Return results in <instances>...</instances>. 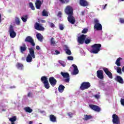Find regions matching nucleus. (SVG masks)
<instances>
[{
	"label": "nucleus",
	"mask_w": 124,
	"mask_h": 124,
	"mask_svg": "<svg viewBox=\"0 0 124 124\" xmlns=\"http://www.w3.org/2000/svg\"><path fill=\"white\" fill-rule=\"evenodd\" d=\"M59 29L60 31H63L64 27H63V25L60 24H59Z\"/></svg>",
	"instance_id": "nucleus-40"
},
{
	"label": "nucleus",
	"mask_w": 124,
	"mask_h": 124,
	"mask_svg": "<svg viewBox=\"0 0 124 124\" xmlns=\"http://www.w3.org/2000/svg\"><path fill=\"white\" fill-rule=\"evenodd\" d=\"M93 119V116L90 115L85 114L84 115V118H83L84 121H89V120H92Z\"/></svg>",
	"instance_id": "nucleus-23"
},
{
	"label": "nucleus",
	"mask_w": 124,
	"mask_h": 124,
	"mask_svg": "<svg viewBox=\"0 0 124 124\" xmlns=\"http://www.w3.org/2000/svg\"><path fill=\"white\" fill-rule=\"evenodd\" d=\"M62 4H67L70 2V0H57Z\"/></svg>",
	"instance_id": "nucleus-25"
},
{
	"label": "nucleus",
	"mask_w": 124,
	"mask_h": 124,
	"mask_svg": "<svg viewBox=\"0 0 124 124\" xmlns=\"http://www.w3.org/2000/svg\"><path fill=\"white\" fill-rule=\"evenodd\" d=\"M49 26L50 27V28H54L55 27V24H54V23L50 22L49 23Z\"/></svg>",
	"instance_id": "nucleus-44"
},
{
	"label": "nucleus",
	"mask_w": 124,
	"mask_h": 124,
	"mask_svg": "<svg viewBox=\"0 0 124 124\" xmlns=\"http://www.w3.org/2000/svg\"><path fill=\"white\" fill-rule=\"evenodd\" d=\"M106 6H107V4H106L104 6V7L103 8V9L104 10L106 8Z\"/></svg>",
	"instance_id": "nucleus-52"
},
{
	"label": "nucleus",
	"mask_w": 124,
	"mask_h": 124,
	"mask_svg": "<svg viewBox=\"0 0 124 124\" xmlns=\"http://www.w3.org/2000/svg\"><path fill=\"white\" fill-rule=\"evenodd\" d=\"M67 59L69 61H73V57L72 56H69L67 57Z\"/></svg>",
	"instance_id": "nucleus-45"
},
{
	"label": "nucleus",
	"mask_w": 124,
	"mask_h": 124,
	"mask_svg": "<svg viewBox=\"0 0 124 124\" xmlns=\"http://www.w3.org/2000/svg\"><path fill=\"white\" fill-rule=\"evenodd\" d=\"M59 54H61V52L59 51V50H55V55H59Z\"/></svg>",
	"instance_id": "nucleus-49"
},
{
	"label": "nucleus",
	"mask_w": 124,
	"mask_h": 124,
	"mask_svg": "<svg viewBox=\"0 0 124 124\" xmlns=\"http://www.w3.org/2000/svg\"><path fill=\"white\" fill-rule=\"evenodd\" d=\"M72 66L74 67V70L73 71V75H77L79 73V70H78V67L75 64H73Z\"/></svg>",
	"instance_id": "nucleus-20"
},
{
	"label": "nucleus",
	"mask_w": 124,
	"mask_h": 124,
	"mask_svg": "<svg viewBox=\"0 0 124 124\" xmlns=\"http://www.w3.org/2000/svg\"><path fill=\"white\" fill-rule=\"evenodd\" d=\"M121 1H124V0H121Z\"/></svg>",
	"instance_id": "nucleus-60"
},
{
	"label": "nucleus",
	"mask_w": 124,
	"mask_h": 124,
	"mask_svg": "<svg viewBox=\"0 0 124 124\" xmlns=\"http://www.w3.org/2000/svg\"><path fill=\"white\" fill-rule=\"evenodd\" d=\"M36 36L39 41H40V42H42V41H43V36H42L41 33H38L36 35Z\"/></svg>",
	"instance_id": "nucleus-22"
},
{
	"label": "nucleus",
	"mask_w": 124,
	"mask_h": 124,
	"mask_svg": "<svg viewBox=\"0 0 124 124\" xmlns=\"http://www.w3.org/2000/svg\"><path fill=\"white\" fill-rule=\"evenodd\" d=\"M122 71L124 72V66L122 67Z\"/></svg>",
	"instance_id": "nucleus-59"
},
{
	"label": "nucleus",
	"mask_w": 124,
	"mask_h": 124,
	"mask_svg": "<svg viewBox=\"0 0 124 124\" xmlns=\"http://www.w3.org/2000/svg\"><path fill=\"white\" fill-rule=\"evenodd\" d=\"M20 50L21 53H24V52H25V51L27 50V47L26 46V45H24L23 46H21L20 47Z\"/></svg>",
	"instance_id": "nucleus-30"
},
{
	"label": "nucleus",
	"mask_w": 124,
	"mask_h": 124,
	"mask_svg": "<svg viewBox=\"0 0 124 124\" xmlns=\"http://www.w3.org/2000/svg\"><path fill=\"white\" fill-rule=\"evenodd\" d=\"M41 22L42 23H46V21H45V20H42Z\"/></svg>",
	"instance_id": "nucleus-55"
},
{
	"label": "nucleus",
	"mask_w": 124,
	"mask_h": 124,
	"mask_svg": "<svg viewBox=\"0 0 124 124\" xmlns=\"http://www.w3.org/2000/svg\"><path fill=\"white\" fill-rule=\"evenodd\" d=\"M68 115L70 117H71V116H72V113L69 112V113H68Z\"/></svg>",
	"instance_id": "nucleus-53"
},
{
	"label": "nucleus",
	"mask_w": 124,
	"mask_h": 124,
	"mask_svg": "<svg viewBox=\"0 0 124 124\" xmlns=\"http://www.w3.org/2000/svg\"><path fill=\"white\" fill-rule=\"evenodd\" d=\"M64 12L68 16L73 15V8L70 5H67L65 8Z\"/></svg>",
	"instance_id": "nucleus-3"
},
{
	"label": "nucleus",
	"mask_w": 124,
	"mask_h": 124,
	"mask_svg": "<svg viewBox=\"0 0 124 124\" xmlns=\"http://www.w3.org/2000/svg\"><path fill=\"white\" fill-rule=\"evenodd\" d=\"M21 20H22L23 22L26 23L27 20H28V15L24 16L23 17H21Z\"/></svg>",
	"instance_id": "nucleus-36"
},
{
	"label": "nucleus",
	"mask_w": 124,
	"mask_h": 124,
	"mask_svg": "<svg viewBox=\"0 0 124 124\" xmlns=\"http://www.w3.org/2000/svg\"><path fill=\"white\" fill-rule=\"evenodd\" d=\"M86 38H87V35L82 34L78 37V42L79 44H84Z\"/></svg>",
	"instance_id": "nucleus-8"
},
{
	"label": "nucleus",
	"mask_w": 124,
	"mask_h": 124,
	"mask_svg": "<svg viewBox=\"0 0 124 124\" xmlns=\"http://www.w3.org/2000/svg\"><path fill=\"white\" fill-rule=\"evenodd\" d=\"M29 4L30 8H31L32 10H35V8L34 7L32 2H29Z\"/></svg>",
	"instance_id": "nucleus-37"
},
{
	"label": "nucleus",
	"mask_w": 124,
	"mask_h": 124,
	"mask_svg": "<svg viewBox=\"0 0 124 124\" xmlns=\"http://www.w3.org/2000/svg\"><path fill=\"white\" fill-rule=\"evenodd\" d=\"M79 4L81 6L85 7L89 5V2H88L86 0H79Z\"/></svg>",
	"instance_id": "nucleus-17"
},
{
	"label": "nucleus",
	"mask_w": 124,
	"mask_h": 124,
	"mask_svg": "<svg viewBox=\"0 0 124 124\" xmlns=\"http://www.w3.org/2000/svg\"><path fill=\"white\" fill-rule=\"evenodd\" d=\"M26 61L27 62H32V57L30 55H28L26 58Z\"/></svg>",
	"instance_id": "nucleus-29"
},
{
	"label": "nucleus",
	"mask_w": 124,
	"mask_h": 124,
	"mask_svg": "<svg viewBox=\"0 0 124 124\" xmlns=\"http://www.w3.org/2000/svg\"><path fill=\"white\" fill-rule=\"evenodd\" d=\"M60 64H61V65H62V66H63V67H64V66H65V63H64V62H60Z\"/></svg>",
	"instance_id": "nucleus-47"
},
{
	"label": "nucleus",
	"mask_w": 124,
	"mask_h": 124,
	"mask_svg": "<svg viewBox=\"0 0 124 124\" xmlns=\"http://www.w3.org/2000/svg\"><path fill=\"white\" fill-rule=\"evenodd\" d=\"M112 123L115 124H120V117L117 114L112 115Z\"/></svg>",
	"instance_id": "nucleus-12"
},
{
	"label": "nucleus",
	"mask_w": 124,
	"mask_h": 124,
	"mask_svg": "<svg viewBox=\"0 0 124 124\" xmlns=\"http://www.w3.org/2000/svg\"><path fill=\"white\" fill-rule=\"evenodd\" d=\"M65 87L62 85H60L58 87V91L60 93H62L64 91Z\"/></svg>",
	"instance_id": "nucleus-26"
},
{
	"label": "nucleus",
	"mask_w": 124,
	"mask_h": 124,
	"mask_svg": "<svg viewBox=\"0 0 124 124\" xmlns=\"http://www.w3.org/2000/svg\"><path fill=\"white\" fill-rule=\"evenodd\" d=\"M42 124V123H40V124Z\"/></svg>",
	"instance_id": "nucleus-62"
},
{
	"label": "nucleus",
	"mask_w": 124,
	"mask_h": 124,
	"mask_svg": "<svg viewBox=\"0 0 124 124\" xmlns=\"http://www.w3.org/2000/svg\"><path fill=\"white\" fill-rule=\"evenodd\" d=\"M25 42H28V43H30L33 47L35 46V43H34V40L32 39V37H31V36H27L25 39Z\"/></svg>",
	"instance_id": "nucleus-7"
},
{
	"label": "nucleus",
	"mask_w": 124,
	"mask_h": 124,
	"mask_svg": "<svg viewBox=\"0 0 124 124\" xmlns=\"http://www.w3.org/2000/svg\"><path fill=\"white\" fill-rule=\"evenodd\" d=\"M115 80L120 84H124V79H123V78L120 76H117Z\"/></svg>",
	"instance_id": "nucleus-21"
},
{
	"label": "nucleus",
	"mask_w": 124,
	"mask_h": 124,
	"mask_svg": "<svg viewBox=\"0 0 124 124\" xmlns=\"http://www.w3.org/2000/svg\"><path fill=\"white\" fill-rule=\"evenodd\" d=\"M89 88H91V83L89 82H83L81 83L79 88L81 91L88 90Z\"/></svg>",
	"instance_id": "nucleus-4"
},
{
	"label": "nucleus",
	"mask_w": 124,
	"mask_h": 124,
	"mask_svg": "<svg viewBox=\"0 0 124 124\" xmlns=\"http://www.w3.org/2000/svg\"><path fill=\"white\" fill-rule=\"evenodd\" d=\"M81 15L82 16H84V15H85V12L84 11H82L81 12Z\"/></svg>",
	"instance_id": "nucleus-51"
},
{
	"label": "nucleus",
	"mask_w": 124,
	"mask_h": 124,
	"mask_svg": "<svg viewBox=\"0 0 124 124\" xmlns=\"http://www.w3.org/2000/svg\"><path fill=\"white\" fill-rule=\"evenodd\" d=\"M89 107L91 109L95 111V112H100L101 110V108L98 106L95 105H90Z\"/></svg>",
	"instance_id": "nucleus-13"
},
{
	"label": "nucleus",
	"mask_w": 124,
	"mask_h": 124,
	"mask_svg": "<svg viewBox=\"0 0 124 124\" xmlns=\"http://www.w3.org/2000/svg\"><path fill=\"white\" fill-rule=\"evenodd\" d=\"M57 43L55 41V38L52 37L50 39V45H52L53 46H55Z\"/></svg>",
	"instance_id": "nucleus-33"
},
{
	"label": "nucleus",
	"mask_w": 124,
	"mask_h": 124,
	"mask_svg": "<svg viewBox=\"0 0 124 124\" xmlns=\"http://www.w3.org/2000/svg\"><path fill=\"white\" fill-rule=\"evenodd\" d=\"M62 12H59L57 15L58 17H60V18L62 17Z\"/></svg>",
	"instance_id": "nucleus-46"
},
{
	"label": "nucleus",
	"mask_w": 124,
	"mask_h": 124,
	"mask_svg": "<svg viewBox=\"0 0 124 124\" xmlns=\"http://www.w3.org/2000/svg\"><path fill=\"white\" fill-rule=\"evenodd\" d=\"M95 97L96 98H99V96L98 95H95Z\"/></svg>",
	"instance_id": "nucleus-57"
},
{
	"label": "nucleus",
	"mask_w": 124,
	"mask_h": 124,
	"mask_svg": "<svg viewBox=\"0 0 124 124\" xmlns=\"http://www.w3.org/2000/svg\"><path fill=\"white\" fill-rule=\"evenodd\" d=\"M1 22V15L0 14V24Z\"/></svg>",
	"instance_id": "nucleus-54"
},
{
	"label": "nucleus",
	"mask_w": 124,
	"mask_h": 124,
	"mask_svg": "<svg viewBox=\"0 0 124 124\" xmlns=\"http://www.w3.org/2000/svg\"><path fill=\"white\" fill-rule=\"evenodd\" d=\"M88 31H89V29H88V28H84L82 31L81 33L85 34V33H87V32H88Z\"/></svg>",
	"instance_id": "nucleus-38"
},
{
	"label": "nucleus",
	"mask_w": 124,
	"mask_h": 124,
	"mask_svg": "<svg viewBox=\"0 0 124 124\" xmlns=\"http://www.w3.org/2000/svg\"><path fill=\"white\" fill-rule=\"evenodd\" d=\"M24 110L25 112H27V113H32V109H31L30 107H26L24 108Z\"/></svg>",
	"instance_id": "nucleus-27"
},
{
	"label": "nucleus",
	"mask_w": 124,
	"mask_h": 124,
	"mask_svg": "<svg viewBox=\"0 0 124 124\" xmlns=\"http://www.w3.org/2000/svg\"><path fill=\"white\" fill-rule=\"evenodd\" d=\"M42 16H45V17H48V12L46 11V10L44 9L42 12Z\"/></svg>",
	"instance_id": "nucleus-34"
},
{
	"label": "nucleus",
	"mask_w": 124,
	"mask_h": 124,
	"mask_svg": "<svg viewBox=\"0 0 124 124\" xmlns=\"http://www.w3.org/2000/svg\"><path fill=\"white\" fill-rule=\"evenodd\" d=\"M117 73L122 74V68L120 67H117Z\"/></svg>",
	"instance_id": "nucleus-39"
},
{
	"label": "nucleus",
	"mask_w": 124,
	"mask_h": 124,
	"mask_svg": "<svg viewBox=\"0 0 124 124\" xmlns=\"http://www.w3.org/2000/svg\"><path fill=\"white\" fill-rule=\"evenodd\" d=\"M49 118L50 120L51 121V122H52V123H56V122H57V118L56 117V116H55V115L51 114L49 116Z\"/></svg>",
	"instance_id": "nucleus-24"
},
{
	"label": "nucleus",
	"mask_w": 124,
	"mask_h": 124,
	"mask_svg": "<svg viewBox=\"0 0 124 124\" xmlns=\"http://www.w3.org/2000/svg\"><path fill=\"white\" fill-rule=\"evenodd\" d=\"M9 32L10 33V36L11 38H15L17 35V33L14 31V28L12 25H10L9 29Z\"/></svg>",
	"instance_id": "nucleus-6"
},
{
	"label": "nucleus",
	"mask_w": 124,
	"mask_h": 124,
	"mask_svg": "<svg viewBox=\"0 0 124 124\" xmlns=\"http://www.w3.org/2000/svg\"><path fill=\"white\" fill-rule=\"evenodd\" d=\"M91 53L93 54H98V52L100 51V48H101V44H94L91 46Z\"/></svg>",
	"instance_id": "nucleus-1"
},
{
	"label": "nucleus",
	"mask_w": 124,
	"mask_h": 124,
	"mask_svg": "<svg viewBox=\"0 0 124 124\" xmlns=\"http://www.w3.org/2000/svg\"><path fill=\"white\" fill-rule=\"evenodd\" d=\"M121 103L122 105H123V106H124V99H121Z\"/></svg>",
	"instance_id": "nucleus-48"
},
{
	"label": "nucleus",
	"mask_w": 124,
	"mask_h": 124,
	"mask_svg": "<svg viewBox=\"0 0 124 124\" xmlns=\"http://www.w3.org/2000/svg\"><path fill=\"white\" fill-rule=\"evenodd\" d=\"M29 54L28 55H30L33 59H35V54H34V49L32 48V47L29 48Z\"/></svg>",
	"instance_id": "nucleus-18"
},
{
	"label": "nucleus",
	"mask_w": 124,
	"mask_h": 124,
	"mask_svg": "<svg viewBox=\"0 0 124 124\" xmlns=\"http://www.w3.org/2000/svg\"><path fill=\"white\" fill-rule=\"evenodd\" d=\"M31 93H29L28 94V96H31Z\"/></svg>",
	"instance_id": "nucleus-56"
},
{
	"label": "nucleus",
	"mask_w": 124,
	"mask_h": 124,
	"mask_svg": "<svg viewBox=\"0 0 124 124\" xmlns=\"http://www.w3.org/2000/svg\"><path fill=\"white\" fill-rule=\"evenodd\" d=\"M97 76L99 79L101 80H103L104 76H103V71L101 70H99L97 71Z\"/></svg>",
	"instance_id": "nucleus-16"
},
{
	"label": "nucleus",
	"mask_w": 124,
	"mask_h": 124,
	"mask_svg": "<svg viewBox=\"0 0 124 124\" xmlns=\"http://www.w3.org/2000/svg\"><path fill=\"white\" fill-rule=\"evenodd\" d=\"M48 80L52 87H55L57 85V79L53 77H50Z\"/></svg>",
	"instance_id": "nucleus-14"
},
{
	"label": "nucleus",
	"mask_w": 124,
	"mask_h": 124,
	"mask_svg": "<svg viewBox=\"0 0 124 124\" xmlns=\"http://www.w3.org/2000/svg\"><path fill=\"white\" fill-rule=\"evenodd\" d=\"M61 75L62 76L63 78H66L64 81L66 83H69V81L70 80L69 74L68 73H64L62 72L61 73Z\"/></svg>",
	"instance_id": "nucleus-9"
},
{
	"label": "nucleus",
	"mask_w": 124,
	"mask_h": 124,
	"mask_svg": "<svg viewBox=\"0 0 124 124\" xmlns=\"http://www.w3.org/2000/svg\"><path fill=\"white\" fill-rule=\"evenodd\" d=\"M94 29L96 31H102V25L99 23V21L97 19L94 20Z\"/></svg>",
	"instance_id": "nucleus-5"
},
{
	"label": "nucleus",
	"mask_w": 124,
	"mask_h": 124,
	"mask_svg": "<svg viewBox=\"0 0 124 124\" xmlns=\"http://www.w3.org/2000/svg\"><path fill=\"white\" fill-rule=\"evenodd\" d=\"M2 111H5V109H2Z\"/></svg>",
	"instance_id": "nucleus-61"
},
{
	"label": "nucleus",
	"mask_w": 124,
	"mask_h": 124,
	"mask_svg": "<svg viewBox=\"0 0 124 124\" xmlns=\"http://www.w3.org/2000/svg\"><path fill=\"white\" fill-rule=\"evenodd\" d=\"M34 29L37 31H45V28L42 26V24H40L38 22H36L34 25Z\"/></svg>",
	"instance_id": "nucleus-10"
},
{
	"label": "nucleus",
	"mask_w": 124,
	"mask_h": 124,
	"mask_svg": "<svg viewBox=\"0 0 124 124\" xmlns=\"http://www.w3.org/2000/svg\"><path fill=\"white\" fill-rule=\"evenodd\" d=\"M65 53L67 54V55H71V51H70L69 49L66 50Z\"/></svg>",
	"instance_id": "nucleus-43"
},
{
	"label": "nucleus",
	"mask_w": 124,
	"mask_h": 124,
	"mask_svg": "<svg viewBox=\"0 0 124 124\" xmlns=\"http://www.w3.org/2000/svg\"><path fill=\"white\" fill-rule=\"evenodd\" d=\"M33 122L32 121H30L29 122V124H33Z\"/></svg>",
	"instance_id": "nucleus-58"
},
{
	"label": "nucleus",
	"mask_w": 124,
	"mask_h": 124,
	"mask_svg": "<svg viewBox=\"0 0 124 124\" xmlns=\"http://www.w3.org/2000/svg\"><path fill=\"white\" fill-rule=\"evenodd\" d=\"M121 60H123V58L119 57L117 59L115 63L117 66H121Z\"/></svg>",
	"instance_id": "nucleus-31"
},
{
	"label": "nucleus",
	"mask_w": 124,
	"mask_h": 124,
	"mask_svg": "<svg viewBox=\"0 0 124 124\" xmlns=\"http://www.w3.org/2000/svg\"><path fill=\"white\" fill-rule=\"evenodd\" d=\"M91 41H92V38L88 37L85 39L84 43L85 44H89V43H91Z\"/></svg>",
	"instance_id": "nucleus-32"
},
{
	"label": "nucleus",
	"mask_w": 124,
	"mask_h": 124,
	"mask_svg": "<svg viewBox=\"0 0 124 124\" xmlns=\"http://www.w3.org/2000/svg\"><path fill=\"white\" fill-rule=\"evenodd\" d=\"M64 50L65 51V52L66 51H67V50H69V47H68V46L67 45H64Z\"/></svg>",
	"instance_id": "nucleus-41"
},
{
	"label": "nucleus",
	"mask_w": 124,
	"mask_h": 124,
	"mask_svg": "<svg viewBox=\"0 0 124 124\" xmlns=\"http://www.w3.org/2000/svg\"><path fill=\"white\" fill-rule=\"evenodd\" d=\"M103 70L104 71L105 73L108 76V78L110 79H113V74L110 71H109V69L107 68H103Z\"/></svg>",
	"instance_id": "nucleus-11"
},
{
	"label": "nucleus",
	"mask_w": 124,
	"mask_h": 124,
	"mask_svg": "<svg viewBox=\"0 0 124 124\" xmlns=\"http://www.w3.org/2000/svg\"><path fill=\"white\" fill-rule=\"evenodd\" d=\"M41 81L44 84L45 89H46V90L50 89V84L49 83L47 77L42 76L41 78Z\"/></svg>",
	"instance_id": "nucleus-2"
},
{
	"label": "nucleus",
	"mask_w": 124,
	"mask_h": 124,
	"mask_svg": "<svg viewBox=\"0 0 124 124\" xmlns=\"http://www.w3.org/2000/svg\"><path fill=\"white\" fill-rule=\"evenodd\" d=\"M36 50H40V47H39V46H36Z\"/></svg>",
	"instance_id": "nucleus-50"
},
{
	"label": "nucleus",
	"mask_w": 124,
	"mask_h": 124,
	"mask_svg": "<svg viewBox=\"0 0 124 124\" xmlns=\"http://www.w3.org/2000/svg\"><path fill=\"white\" fill-rule=\"evenodd\" d=\"M16 67H17V68H18V69L22 70L24 68V65L20 63H17L16 65Z\"/></svg>",
	"instance_id": "nucleus-28"
},
{
	"label": "nucleus",
	"mask_w": 124,
	"mask_h": 124,
	"mask_svg": "<svg viewBox=\"0 0 124 124\" xmlns=\"http://www.w3.org/2000/svg\"><path fill=\"white\" fill-rule=\"evenodd\" d=\"M67 20L70 24H72V25H74V24H75V22H76V20H75V17L73 16V15L68 16L67 17Z\"/></svg>",
	"instance_id": "nucleus-15"
},
{
	"label": "nucleus",
	"mask_w": 124,
	"mask_h": 124,
	"mask_svg": "<svg viewBox=\"0 0 124 124\" xmlns=\"http://www.w3.org/2000/svg\"><path fill=\"white\" fill-rule=\"evenodd\" d=\"M15 22L16 25L17 26H20L21 22L20 21V18H19V17H16Z\"/></svg>",
	"instance_id": "nucleus-35"
},
{
	"label": "nucleus",
	"mask_w": 124,
	"mask_h": 124,
	"mask_svg": "<svg viewBox=\"0 0 124 124\" xmlns=\"http://www.w3.org/2000/svg\"><path fill=\"white\" fill-rule=\"evenodd\" d=\"M119 22L121 24H124V19L123 18H119Z\"/></svg>",
	"instance_id": "nucleus-42"
},
{
	"label": "nucleus",
	"mask_w": 124,
	"mask_h": 124,
	"mask_svg": "<svg viewBox=\"0 0 124 124\" xmlns=\"http://www.w3.org/2000/svg\"><path fill=\"white\" fill-rule=\"evenodd\" d=\"M35 4L37 9H40L41 5H42V2L40 0H36Z\"/></svg>",
	"instance_id": "nucleus-19"
}]
</instances>
